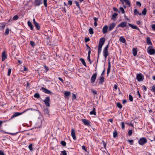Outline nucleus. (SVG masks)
<instances>
[{
  "mask_svg": "<svg viewBox=\"0 0 155 155\" xmlns=\"http://www.w3.org/2000/svg\"><path fill=\"white\" fill-rule=\"evenodd\" d=\"M43 101L44 102L45 104L47 107L50 106L51 101L49 97L48 96L46 97Z\"/></svg>",
  "mask_w": 155,
  "mask_h": 155,
  "instance_id": "obj_4",
  "label": "nucleus"
},
{
  "mask_svg": "<svg viewBox=\"0 0 155 155\" xmlns=\"http://www.w3.org/2000/svg\"><path fill=\"white\" fill-rule=\"evenodd\" d=\"M43 0V3L44 6L46 7H47V0Z\"/></svg>",
  "mask_w": 155,
  "mask_h": 155,
  "instance_id": "obj_48",
  "label": "nucleus"
},
{
  "mask_svg": "<svg viewBox=\"0 0 155 155\" xmlns=\"http://www.w3.org/2000/svg\"><path fill=\"white\" fill-rule=\"evenodd\" d=\"M105 40V38L104 37L101 38L100 39L98 43V56L97 59V62L98 61L99 55L101 53L102 47L104 44Z\"/></svg>",
  "mask_w": 155,
  "mask_h": 155,
  "instance_id": "obj_1",
  "label": "nucleus"
},
{
  "mask_svg": "<svg viewBox=\"0 0 155 155\" xmlns=\"http://www.w3.org/2000/svg\"><path fill=\"white\" fill-rule=\"evenodd\" d=\"M89 32L90 34H94L93 29L92 28H90L89 29Z\"/></svg>",
  "mask_w": 155,
  "mask_h": 155,
  "instance_id": "obj_36",
  "label": "nucleus"
},
{
  "mask_svg": "<svg viewBox=\"0 0 155 155\" xmlns=\"http://www.w3.org/2000/svg\"><path fill=\"white\" fill-rule=\"evenodd\" d=\"M151 91L153 92H154V94L155 95V85H153L152 86V88L150 89Z\"/></svg>",
  "mask_w": 155,
  "mask_h": 155,
  "instance_id": "obj_46",
  "label": "nucleus"
},
{
  "mask_svg": "<svg viewBox=\"0 0 155 155\" xmlns=\"http://www.w3.org/2000/svg\"><path fill=\"white\" fill-rule=\"evenodd\" d=\"M9 33V29L8 28H7L5 30V35H8Z\"/></svg>",
  "mask_w": 155,
  "mask_h": 155,
  "instance_id": "obj_45",
  "label": "nucleus"
},
{
  "mask_svg": "<svg viewBox=\"0 0 155 155\" xmlns=\"http://www.w3.org/2000/svg\"><path fill=\"white\" fill-rule=\"evenodd\" d=\"M42 3V0H35L34 4L35 6H38Z\"/></svg>",
  "mask_w": 155,
  "mask_h": 155,
  "instance_id": "obj_10",
  "label": "nucleus"
},
{
  "mask_svg": "<svg viewBox=\"0 0 155 155\" xmlns=\"http://www.w3.org/2000/svg\"><path fill=\"white\" fill-rule=\"evenodd\" d=\"M64 97L67 98V97H68L70 95L71 93L70 91H64Z\"/></svg>",
  "mask_w": 155,
  "mask_h": 155,
  "instance_id": "obj_24",
  "label": "nucleus"
},
{
  "mask_svg": "<svg viewBox=\"0 0 155 155\" xmlns=\"http://www.w3.org/2000/svg\"><path fill=\"white\" fill-rule=\"evenodd\" d=\"M68 4L70 5H71L72 4V1L71 0H69L68 2Z\"/></svg>",
  "mask_w": 155,
  "mask_h": 155,
  "instance_id": "obj_63",
  "label": "nucleus"
},
{
  "mask_svg": "<svg viewBox=\"0 0 155 155\" xmlns=\"http://www.w3.org/2000/svg\"><path fill=\"white\" fill-rule=\"evenodd\" d=\"M119 41L123 43L126 42V40L123 36H121L120 38Z\"/></svg>",
  "mask_w": 155,
  "mask_h": 155,
  "instance_id": "obj_23",
  "label": "nucleus"
},
{
  "mask_svg": "<svg viewBox=\"0 0 155 155\" xmlns=\"http://www.w3.org/2000/svg\"><path fill=\"white\" fill-rule=\"evenodd\" d=\"M132 130H129V131L128 133V134L129 136H131L132 133Z\"/></svg>",
  "mask_w": 155,
  "mask_h": 155,
  "instance_id": "obj_52",
  "label": "nucleus"
},
{
  "mask_svg": "<svg viewBox=\"0 0 155 155\" xmlns=\"http://www.w3.org/2000/svg\"><path fill=\"white\" fill-rule=\"evenodd\" d=\"M120 2L122 3V4H124V2L125 4L128 5L129 7H130V2L129 0H122Z\"/></svg>",
  "mask_w": 155,
  "mask_h": 155,
  "instance_id": "obj_17",
  "label": "nucleus"
},
{
  "mask_svg": "<svg viewBox=\"0 0 155 155\" xmlns=\"http://www.w3.org/2000/svg\"><path fill=\"white\" fill-rule=\"evenodd\" d=\"M136 78L137 80L139 81H142L144 79L143 76L141 73L137 74Z\"/></svg>",
  "mask_w": 155,
  "mask_h": 155,
  "instance_id": "obj_7",
  "label": "nucleus"
},
{
  "mask_svg": "<svg viewBox=\"0 0 155 155\" xmlns=\"http://www.w3.org/2000/svg\"><path fill=\"white\" fill-rule=\"evenodd\" d=\"M136 4L137 5L139 6L140 7L141 6V3L139 2H137Z\"/></svg>",
  "mask_w": 155,
  "mask_h": 155,
  "instance_id": "obj_62",
  "label": "nucleus"
},
{
  "mask_svg": "<svg viewBox=\"0 0 155 155\" xmlns=\"http://www.w3.org/2000/svg\"><path fill=\"white\" fill-rule=\"evenodd\" d=\"M49 109L48 107L46 108L44 110V113L48 115L49 114Z\"/></svg>",
  "mask_w": 155,
  "mask_h": 155,
  "instance_id": "obj_26",
  "label": "nucleus"
},
{
  "mask_svg": "<svg viewBox=\"0 0 155 155\" xmlns=\"http://www.w3.org/2000/svg\"><path fill=\"white\" fill-rule=\"evenodd\" d=\"M146 43L148 45H150V46L152 45V43L151 41L150 38L149 37H147L146 38Z\"/></svg>",
  "mask_w": 155,
  "mask_h": 155,
  "instance_id": "obj_16",
  "label": "nucleus"
},
{
  "mask_svg": "<svg viewBox=\"0 0 155 155\" xmlns=\"http://www.w3.org/2000/svg\"><path fill=\"white\" fill-rule=\"evenodd\" d=\"M11 72V69L10 68H9L8 70V74H7L8 76H9L10 75Z\"/></svg>",
  "mask_w": 155,
  "mask_h": 155,
  "instance_id": "obj_53",
  "label": "nucleus"
},
{
  "mask_svg": "<svg viewBox=\"0 0 155 155\" xmlns=\"http://www.w3.org/2000/svg\"><path fill=\"white\" fill-rule=\"evenodd\" d=\"M128 25L131 27L132 28L134 29H136L137 30L140 31L139 28L136 26L134 25L131 24H128Z\"/></svg>",
  "mask_w": 155,
  "mask_h": 155,
  "instance_id": "obj_19",
  "label": "nucleus"
},
{
  "mask_svg": "<svg viewBox=\"0 0 155 155\" xmlns=\"http://www.w3.org/2000/svg\"><path fill=\"white\" fill-rule=\"evenodd\" d=\"M116 24L114 23H112L110 24L109 26V31H111L115 27Z\"/></svg>",
  "mask_w": 155,
  "mask_h": 155,
  "instance_id": "obj_13",
  "label": "nucleus"
},
{
  "mask_svg": "<svg viewBox=\"0 0 155 155\" xmlns=\"http://www.w3.org/2000/svg\"><path fill=\"white\" fill-rule=\"evenodd\" d=\"M104 81V78L103 76H101L100 79L99 83L101 84H103V83Z\"/></svg>",
  "mask_w": 155,
  "mask_h": 155,
  "instance_id": "obj_27",
  "label": "nucleus"
},
{
  "mask_svg": "<svg viewBox=\"0 0 155 155\" xmlns=\"http://www.w3.org/2000/svg\"><path fill=\"white\" fill-rule=\"evenodd\" d=\"M109 45V44H108L104 48L103 50V54L105 59L107 58V56L109 54L108 51Z\"/></svg>",
  "mask_w": 155,
  "mask_h": 155,
  "instance_id": "obj_3",
  "label": "nucleus"
},
{
  "mask_svg": "<svg viewBox=\"0 0 155 155\" xmlns=\"http://www.w3.org/2000/svg\"><path fill=\"white\" fill-rule=\"evenodd\" d=\"M147 9L146 8H144L142 12V13L143 15H145L147 13Z\"/></svg>",
  "mask_w": 155,
  "mask_h": 155,
  "instance_id": "obj_35",
  "label": "nucleus"
},
{
  "mask_svg": "<svg viewBox=\"0 0 155 155\" xmlns=\"http://www.w3.org/2000/svg\"><path fill=\"white\" fill-rule=\"evenodd\" d=\"M71 135L74 140H75L76 139V138L75 134V131L73 128H72L71 129Z\"/></svg>",
  "mask_w": 155,
  "mask_h": 155,
  "instance_id": "obj_12",
  "label": "nucleus"
},
{
  "mask_svg": "<svg viewBox=\"0 0 155 155\" xmlns=\"http://www.w3.org/2000/svg\"><path fill=\"white\" fill-rule=\"evenodd\" d=\"M82 147L83 150H84L85 151H87V149L83 145Z\"/></svg>",
  "mask_w": 155,
  "mask_h": 155,
  "instance_id": "obj_64",
  "label": "nucleus"
},
{
  "mask_svg": "<svg viewBox=\"0 0 155 155\" xmlns=\"http://www.w3.org/2000/svg\"><path fill=\"white\" fill-rule=\"evenodd\" d=\"M76 95L74 94H73L72 95V99L74 100L76 98Z\"/></svg>",
  "mask_w": 155,
  "mask_h": 155,
  "instance_id": "obj_60",
  "label": "nucleus"
},
{
  "mask_svg": "<svg viewBox=\"0 0 155 155\" xmlns=\"http://www.w3.org/2000/svg\"><path fill=\"white\" fill-rule=\"evenodd\" d=\"M19 18V17L17 15H16L15 16H14L13 18V20L14 21H16Z\"/></svg>",
  "mask_w": 155,
  "mask_h": 155,
  "instance_id": "obj_43",
  "label": "nucleus"
},
{
  "mask_svg": "<svg viewBox=\"0 0 155 155\" xmlns=\"http://www.w3.org/2000/svg\"><path fill=\"white\" fill-rule=\"evenodd\" d=\"M117 106L120 108H122V106L120 102H117Z\"/></svg>",
  "mask_w": 155,
  "mask_h": 155,
  "instance_id": "obj_37",
  "label": "nucleus"
},
{
  "mask_svg": "<svg viewBox=\"0 0 155 155\" xmlns=\"http://www.w3.org/2000/svg\"><path fill=\"white\" fill-rule=\"evenodd\" d=\"M32 146V144L31 143L28 146V148L31 151H32L33 150Z\"/></svg>",
  "mask_w": 155,
  "mask_h": 155,
  "instance_id": "obj_42",
  "label": "nucleus"
},
{
  "mask_svg": "<svg viewBox=\"0 0 155 155\" xmlns=\"http://www.w3.org/2000/svg\"><path fill=\"white\" fill-rule=\"evenodd\" d=\"M81 121L85 125L87 126H90V124L89 120L87 119H82Z\"/></svg>",
  "mask_w": 155,
  "mask_h": 155,
  "instance_id": "obj_14",
  "label": "nucleus"
},
{
  "mask_svg": "<svg viewBox=\"0 0 155 155\" xmlns=\"http://www.w3.org/2000/svg\"><path fill=\"white\" fill-rule=\"evenodd\" d=\"M84 40L86 42H87L90 41V39L89 38H85Z\"/></svg>",
  "mask_w": 155,
  "mask_h": 155,
  "instance_id": "obj_59",
  "label": "nucleus"
},
{
  "mask_svg": "<svg viewBox=\"0 0 155 155\" xmlns=\"http://www.w3.org/2000/svg\"><path fill=\"white\" fill-rule=\"evenodd\" d=\"M142 89L144 92L147 91V88L146 86L145 85H143L142 87Z\"/></svg>",
  "mask_w": 155,
  "mask_h": 155,
  "instance_id": "obj_49",
  "label": "nucleus"
},
{
  "mask_svg": "<svg viewBox=\"0 0 155 155\" xmlns=\"http://www.w3.org/2000/svg\"><path fill=\"white\" fill-rule=\"evenodd\" d=\"M61 153L62 155H67V153L65 150H64L61 151Z\"/></svg>",
  "mask_w": 155,
  "mask_h": 155,
  "instance_id": "obj_50",
  "label": "nucleus"
},
{
  "mask_svg": "<svg viewBox=\"0 0 155 155\" xmlns=\"http://www.w3.org/2000/svg\"><path fill=\"white\" fill-rule=\"evenodd\" d=\"M97 74L95 73L93 74L92 75L91 79V82L92 83H94L96 80L97 78Z\"/></svg>",
  "mask_w": 155,
  "mask_h": 155,
  "instance_id": "obj_9",
  "label": "nucleus"
},
{
  "mask_svg": "<svg viewBox=\"0 0 155 155\" xmlns=\"http://www.w3.org/2000/svg\"><path fill=\"white\" fill-rule=\"evenodd\" d=\"M127 24V22H122L120 24H119L117 26V27H121V28H124L126 27Z\"/></svg>",
  "mask_w": 155,
  "mask_h": 155,
  "instance_id": "obj_11",
  "label": "nucleus"
},
{
  "mask_svg": "<svg viewBox=\"0 0 155 155\" xmlns=\"http://www.w3.org/2000/svg\"><path fill=\"white\" fill-rule=\"evenodd\" d=\"M23 69L22 68H21V71L22 72H24L25 71H26L28 70V68L26 67L25 66L23 67Z\"/></svg>",
  "mask_w": 155,
  "mask_h": 155,
  "instance_id": "obj_34",
  "label": "nucleus"
},
{
  "mask_svg": "<svg viewBox=\"0 0 155 155\" xmlns=\"http://www.w3.org/2000/svg\"><path fill=\"white\" fill-rule=\"evenodd\" d=\"M102 142L103 143V147H104V148L105 149H106V143H105V142L104 141V140H102Z\"/></svg>",
  "mask_w": 155,
  "mask_h": 155,
  "instance_id": "obj_47",
  "label": "nucleus"
},
{
  "mask_svg": "<svg viewBox=\"0 0 155 155\" xmlns=\"http://www.w3.org/2000/svg\"><path fill=\"white\" fill-rule=\"evenodd\" d=\"M137 94L138 95L139 98H142V96L140 95L139 93V92L138 91L137 92Z\"/></svg>",
  "mask_w": 155,
  "mask_h": 155,
  "instance_id": "obj_61",
  "label": "nucleus"
},
{
  "mask_svg": "<svg viewBox=\"0 0 155 155\" xmlns=\"http://www.w3.org/2000/svg\"><path fill=\"white\" fill-rule=\"evenodd\" d=\"M95 108H94L93 110L91 111L90 113V114L91 115H96V112L95 111Z\"/></svg>",
  "mask_w": 155,
  "mask_h": 155,
  "instance_id": "obj_30",
  "label": "nucleus"
},
{
  "mask_svg": "<svg viewBox=\"0 0 155 155\" xmlns=\"http://www.w3.org/2000/svg\"><path fill=\"white\" fill-rule=\"evenodd\" d=\"M91 91L94 94H97V92L96 91L93 89H91Z\"/></svg>",
  "mask_w": 155,
  "mask_h": 155,
  "instance_id": "obj_56",
  "label": "nucleus"
},
{
  "mask_svg": "<svg viewBox=\"0 0 155 155\" xmlns=\"http://www.w3.org/2000/svg\"><path fill=\"white\" fill-rule=\"evenodd\" d=\"M117 135V133L116 130L113 132V136L114 138L116 137Z\"/></svg>",
  "mask_w": 155,
  "mask_h": 155,
  "instance_id": "obj_39",
  "label": "nucleus"
},
{
  "mask_svg": "<svg viewBox=\"0 0 155 155\" xmlns=\"http://www.w3.org/2000/svg\"><path fill=\"white\" fill-rule=\"evenodd\" d=\"M40 90L41 91H42L45 94H54V93L51 92L49 90L45 88H44L43 87H41V88L40 89Z\"/></svg>",
  "mask_w": 155,
  "mask_h": 155,
  "instance_id": "obj_8",
  "label": "nucleus"
},
{
  "mask_svg": "<svg viewBox=\"0 0 155 155\" xmlns=\"http://www.w3.org/2000/svg\"><path fill=\"white\" fill-rule=\"evenodd\" d=\"M120 9L121 12V13L122 14H124L125 13V11L124 9L122 7H120Z\"/></svg>",
  "mask_w": 155,
  "mask_h": 155,
  "instance_id": "obj_55",
  "label": "nucleus"
},
{
  "mask_svg": "<svg viewBox=\"0 0 155 155\" xmlns=\"http://www.w3.org/2000/svg\"><path fill=\"white\" fill-rule=\"evenodd\" d=\"M61 144L64 147L66 146V142L63 140L61 141Z\"/></svg>",
  "mask_w": 155,
  "mask_h": 155,
  "instance_id": "obj_41",
  "label": "nucleus"
},
{
  "mask_svg": "<svg viewBox=\"0 0 155 155\" xmlns=\"http://www.w3.org/2000/svg\"><path fill=\"white\" fill-rule=\"evenodd\" d=\"M138 143L141 146H143L147 142V140L146 137L140 138L138 140Z\"/></svg>",
  "mask_w": 155,
  "mask_h": 155,
  "instance_id": "obj_2",
  "label": "nucleus"
},
{
  "mask_svg": "<svg viewBox=\"0 0 155 155\" xmlns=\"http://www.w3.org/2000/svg\"><path fill=\"white\" fill-rule=\"evenodd\" d=\"M34 24L36 27V29L38 30H40V27L39 24L38 22H37Z\"/></svg>",
  "mask_w": 155,
  "mask_h": 155,
  "instance_id": "obj_28",
  "label": "nucleus"
},
{
  "mask_svg": "<svg viewBox=\"0 0 155 155\" xmlns=\"http://www.w3.org/2000/svg\"><path fill=\"white\" fill-rule=\"evenodd\" d=\"M27 23L28 25L30 28L31 30H33L34 29V27L31 22L29 21H28L27 22Z\"/></svg>",
  "mask_w": 155,
  "mask_h": 155,
  "instance_id": "obj_20",
  "label": "nucleus"
},
{
  "mask_svg": "<svg viewBox=\"0 0 155 155\" xmlns=\"http://www.w3.org/2000/svg\"><path fill=\"white\" fill-rule=\"evenodd\" d=\"M132 53L134 56H136L137 53L136 48H134L132 49Z\"/></svg>",
  "mask_w": 155,
  "mask_h": 155,
  "instance_id": "obj_25",
  "label": "nucleus"
},
{
  "mask_svg": "<svg viewBox=\"0 0 155 155\" xmlns=\"http://www.w3.org/2000/svg\"><path fill=\"white\" fill-rule=\"evenodd\" d=\"M152 47V46H150L147 48V52L150 55H153L155 53V50L151 48Z\"/></svg>",
  "mask_w": 155,
  "mask_h": 155,
  "instance_id": "obj_6",
  "label": "nucleus"
},
{
  "mask_svg": "<svg viewBox=\"0 0 155 155\" xmlns=\"http://www.w3.org/2000/svg\"><path fill=\"white\" fill-rule=\"evenodd\" d=\"M129 100L131 102H132L133 101V97L132 96V95L130 94L129 95Z\"/></svg>",
  "mask_w": 155,
  "mask_h": 155,
  "instance_id": "obj_40",
  "label": "nucleus"
},
{
  "mask_svg": "<svg viewBox=\"0 0 155 155\" xmlns=\"http://www.w3.org/2000/svg\"><path fill=\"white\" fill-rule=\"evenodd\" d=\"M34 97L37 98H39L40 97V96L38 93H35L34 95Z\"/></svg>",
  "mask_w": 155,
  "mask_h": 155,
  "instance_id": "obj_32",
  "label": "nucleus"
},
{
  "mask_svg": "<svg viewBox=\"0 0 155 155\" xmlns=\"http://www.w3.org/2000/svg\"><path fill=\"white\" fill-rule=\"evenodd\" d=\"M30 44L31 46L33 47H34L35 45V44L34 41H31Z\"/></svg>",
  "mask_w": 155,
  "mask_h": 155,
  "instance_id": "obj_38",
  "label": "nucleus"
},
{
  "mask_svg": "<svg viewBox=\"0 0 155 155\" xmlns=\"http://www.w3.org/2000/svg\"><path fill=\"white\" fill-rule=\"evenodd\" d=\"M117 84H114V90H116L117 89Z\"/></svg>",
  "mask_w": 155,
  "mask_h": 155,
  "instance_id": "obj_58",
  "label": "nucleus"
},
{
  "mask_svg": "<svg viewBox=\"0 0 155 155\" xmlns=\"http://www.w3.org/2000/svg\"><path fill=\"white\" fill-rule=\"evenodd\" d=\"M5 26V22H2L0 24V30H3Z\"/></svg>",
  "mask_w": 155,
  "mask_h": 155,
  "instance_id": "obj_21",
  "label": "nucleus"
},
{
  "mask_svg": "<svg viewBox=\"0 0 155 155\" xmlns=\"http://www.w3.org/2000/svg\"><path fill=\"white\" fill-rule=\"evenodd\" d=\"M108 26L107 25L104 26L102 29V31L103 34H105L107 32Z\"/></svg>",
  "mask_w": 155,
  "mask_h": 155,
  "instance_id": "obj_18",
  "label": "nucleus"
},
{
  "mask_svg": "<svg viewBox=\"0 0 155 155\" xmlns=\"http://www.w3.org/2000/svg\"><path fill=\"white\" fill-rule=\"evenodd\" d=\"M2 61H4L7 58V55L6 54L5 51L2 53Z\"/></svg>",
  "mask_w": 155,
  "mask_h": 155,
  "instance_id": "obj_15",
  "label": "nucleus"
},
{
  "mask_svg": "<svg viewBox=\"0 0 155 155\" xmlns=\"http://www.w3.org/2000/svg\"><path fill=\"white\" fill-rule=\"evenodd\" d=\"M138 14L139 15H141V13H139L137 9H135L134 10V14L135 15H137V14Z\"/></svg>",
  "mask_w": 155,
  "mask_h": 155,
  "instance_id": "obj_31",
  "label": "nucleus"
},
{
  "mask_svg": "<svg viewBox=\"0 0 155 155\" xmlns=\"http://www.w3.org/2000/svg\"><path fill=\"white\" fill-rule=\"evenodd\" d=\"M27 110H25L23 112L20 113L19 112H15L14 113L13 115L10 118V120L12 119L13 118L18 116L19 115H21L24 113Z\"/></svg>",
  "mask_w": 155,
  "mask_h": 155,
  "instance_id": "obj_5",
  "label": "nucleus"
},
{
  "mask_svg": "<svg viewBox=\"0 0 155 155\" xmlns=\"http://www.w3.org/2000/svg\"><path fill=\"white\" fill-rule=\"evenodd\" d=\"M113 9L115 12L120 13V11H119L115 7H114L113 8Z\"/></svg>",
  "mask_w": 155,
  "mask_h": 155,
  "instance_id": "obj_57",
  "label": "nucleus"
},
{
  "mask_svg": "<svg viewBox=\"0 0 155 155\" xmlns=\"http://www.w3.org/2000/svg\"><path fill=\"white\" fill-rule=\"evenodd\" d=\"M127 142L129 143V144L130 145H133L134 142V141L133 140H128Z\"/></svg>",
  "mask_w": 155,
  "mask_h": 155,
  "instance_id": "obj_44",
  "label": "nucleus"
},
{
  "mask_svg": "<svg viewBox=\"0 0 155 155\" xmlns=\"http://www.w3.org/2000/svg\"><path fill=\"white\" fill-rule=\"evenodd\" d=\"M80 60L81 62L83 65L86 67H87V65L85 63V61L83 58H81L80 59Z\"/></svg>",
  "mask_w": 155,
  "mask_h": 155,
  "instance_id": "obj_29",
  "label": "nucleus"
},
{
  "mask_svg": "<svg viewBox=\"0 0 155 155\" xmlns=\"http://www.w3.org/2000/svg\"><path fill=\"white\" fill-rule=\"evenodd\" d=\"M118 15L117 13H115L112 15V16L111 19H112L114 20V18H115Z\"/></svg>",
  "mask_w": 155,
  "mask_h": 155,
  "instance_id": "obj_33",
  "label": "nucleus"
},
{
  "mask_svg": "<svg viewBox=\"0 0 155 155\" xmlns=\"http://www.w3.org/2000/svg\"><path fill=\"white\" fill-rule=\"evenodd\" d=\"M111 68V64L110 61L108 62V67L107 70V76H108L109 73L110 72Z\"/></svg>",
  "mask_w": 155,
  "mask_h": 155,
  "instance_id": "obj_22",
  "label": "nucleus"
},
{
  "mask_svg": "<svg viewBox=\"0 0 155 155\" xmlns=\"http://www.w3.org/2000/svg\"><path fill=\"white\" fill-rule=\"evenodd\" d=\"M125 126L124 125V122H121V128L123 130H124L125 129Z\"/></svg>",
  "mask_w": 155,
  "mask_h": 155,
  "instance_id": "obj_51",
  "label": "nucleus"
},
{
  "mask_svg": "<svg viewBox=\"0 0 155 155\" xmlns=\"http://www.w3.org/2000/svg\"><path fill=\"white\" fill-rule=\"evenodd\" d=\"M75 3L76 4V5L77 6L79 9L80 8V5H79V3L77 2V1H76L75 2Z\"/></svg>",
  "mask_w": 155,
  "mask_h": 155,
  "instance_id": "obj_54",
  "label": "nucleus"
}]
</instances>
